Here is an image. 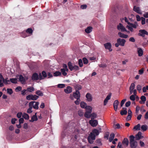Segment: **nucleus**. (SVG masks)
Listing matches in <instances>:
<instances>
[{
	"instance_id": "obj_1",
	"label": "nucleus",
	"mask_w": 148,
	"mask_h": 148,
	"mask_svg": "<svg viewBox=\"0 0 148 148\" xmlns=\"http://www.w3.org/2000/svg\"><path fill=\"white\" fill-rule=\"evenodd\" d=\"M68 65L69 69L71 71L73 70L76 71L79 70V67L78 66L75 65L73 66L71 62H68Z\"/></svg>"
},
{
	"instance_id": "obj_2",
	"label": "nucleus",
	"mask_w": 148,
	"mask_h": 148,
	"mask_svg": "<svg viewBox=\"0 0 148 148\" xmlns=\"http://www.w3.org/2000/svg\"><path fill=\"white\" fill-rule=\"evenodd\" d=\"M39 98L38 96L36 95L30 94L26 97V99L28 100H36Z\"/></svg>"
},
{
	"instance_id": "obj_3",
	"label": "nucleus",
	"mask_w": 148,
	"mask_h": 148,
	"mask_svg": "<svg viewBox=\"0 0 148 148\" xmlns=\"http://www.w3.org/2000/svg\"><path fill=\"white\" fill-rule=\"evenodd\" d=\"M39 103L38 102L32 101L29 103V106H31L35 109H38V106Z\"/></svg>"
},
{
	"instance_id": "obj_4",
	"label": "nucleus",
	"mask_w": 148,
	"mask_h": 148,
	"mask_svg": "<svg viewBox=\"0 0 148 148\" xmlns=\"http://www.w3.org/2000/svg\"><path fill=\"white\" fill-rule=\"evenodd\" d=\"M139 32L138 34L139 36L144 37L145 35H148V32L145 29H140L139 30Z\"/></svg>"
},
{
	"instance_id": "obj_5",
	"label": "nucleus",
	"mask_w": 148,
	"mask_h": 148,
	"mask_svg": "<svg viewBox=\"0 0 148 148\" xmlns=\"http://www.w3.org/2000/svg\"><path fill=\"white\" fill-rule=\"evenodd\" d=\"M117 43H119L120 45L123 46L125 45L126 41L124 39L119 38L117 39Z\"/></svg>"
},
{
	"instance_id": "obj_6",
	"label": "nucleus",
	"mask_w": 148,
	"mask_h": 148,
	"mask_svg": "<svg viewBox=\"0 0 148 148\" xmlns=\"http://www.w3.org/2000/svg\"><path fill=\"white\" fill-rule=\"evenodd\" d=\"M73 96L77 100H79L80 97V92L78 90H76L75 92L73 93Z\"/></svg>"
},
{
	"instance_id": "obj_7",
	"label": "nucleus",
	"mask_w": 148,
	"mask_h": 148,
	"mask_svg": "<svg viewBox=\"0 0 148 148\" xmlns=\"http://www.w3.org/2000/svg\"><path fill=\"white\" fill-rule=\"evenodd\" d=\"M117 28L119 30H121L122 32L127 31L126 29L125 28V27L123 26V25L121 23H120L117 26Z\"/></svg>"
},
{
	"instance_id": "obj_8",
	"label": "nucleus",
	"mask_w": 148,
	"mask_h": 148,
	"mask_svg": "<svg viewBox=\"0 0 148 148\" xmlns=\"http://www.w3.org/2000/svg\"><path fill=\"white\" fill-rule=\"evenodd\" d=\"M89 122L91 126L93 127H96L98 124V121L96 120H91Z\"/></svg>"
},
{
	"instance_id": "obj_9",
	"label": "nucleus",
	"mask_w": 148,
	"mask_h": 148,
	"mask_svg": "<svg viewBox=\"0 0 148 148\" xmlns=\"http://www.w3.org/2000/svg\"><path fill=\"white\" fill-rule=\"evenodd\" d=\"M111 93H110L107 96L106 98L104 100L103 102V105L105 106L107 103L108 101V100L110 99L111 97Z\"/></svg>"
},
{
	"instance_id": "obj_10",
	"label": "nucleus",
	"mask_w": 148,
	"mask_h": 148,
	"mask_svg": "<svg viewBox=\"0 0 148 148\" xmlns=\"http://www.w3.org/2000/svg\"><path fill=\"white\" fill-rule=\"evenodd\" d=\"M104 46L106 49H108L110 51H112V49L111 48L112 45L111 44L110 42H108L104 44Z\"/></svg>"
},
{
	"instance_id": "obj_11",
	"label": "nucleus",
	"mask_w": 148,
	"mask_h": 148,
	"mask_svg": "<svg viewBox=\"0 0 148 148\" xmlns=\"http://www.w3.org/2000/svg\"><path fill=\"white\" fill-rule=\"evenodd\" d=\"M32 79L33 80H37L39 79L38 75L36 73H34L32 75Z\"/></svg>"
},
{
	"instance_id": "obj_12",
	"label": "nucleus",
	"mask_w": 148,
	"mask_h": 148,
	"mask_svg": "<svg viewBox=\"0 0 148 148\" xmlns=\"http://www.w3.org/2000/svg\"><path fill=\"white\" fill-rule=\"evenodd\" d=\"M17 79H19V80L22 83H24L25 82V80L24 78L22 75H18L16 76Z\"/></svg>"
},
{
	"instance_id": "obj_13",
	"label": "nucleus",
	"mask_w": 148,
	"mask_h": 148,
	"mask_svg": "<svg viewBox=\"0 0 148 148\" xmlns=\"http://www.w3.org/2000/svg\"><path fill=\"white\" fill-rule=\"evenodd\" d=\"M119 103V102L117 100H116L114 101L113 104V107L114 110L115 111H116L117 110V106Z\"/></svg>"
},
{
	"instance_id": "obj_14",
	"label": "nucleus",
	"mask_w": 148,
	"mask_h": 148,
	"mask_svg": "<svg viewBox=\"0 0 148 148\" xmlns=\"http://www.w3.org/2000/svg\"><path fill=\"white\" fill-rule=\"evenodd\" d=\"M133 10L138 14H142V12L139 7L134 6L133 8Z\"/></svg>"
},
{
	"instance_id": "obj_15",
	"label": "nucleus",
	"mask_w": 148,
	"mask_h": 148,
	"mask_svg": "<svg viewBox=\"0 0 148 148\" xmlns=\"http://www.w3.org/2000/svg\"><path fill=\"white\" fill-rule=\"evenodd\" d=\"M64 91L66 93H70L72 92V88L71 87L68 86L66 89L64 90Z\"/></svg>"
},
{
	"instance_id": "obj_16",
	"label": "nucleus",
	"mask_w": 148,
	"mask_h": 148,
	"mask_svg": "<svg viewBox=\"0 0 148 148\" xmlns=\"http://www.w3.org/2000/svg\"><path fill=\"white\" fill-rule=\"evenodd\" d=\"M130 146L132 148H136L137 145L136 141H134L130 143Z\"/></svg>"
},
{
	"instance_id": "obj_17",
	"label": "nucleus",
	"mask_w": 148,
	"mask_h": 148,
	"mask_svg": "<svg viewBox=\"0 0 148 148\" xmlns=\"http://www.w3.org/2000/svg\"><path fill=\"white\" fill-rule=\"evenodd\" d=\"M118 35L121 38H126L128 37V36L127 35L121 32H119Z\"/></svg>"
},
{
	"instance_id": "obj_18",
	"label": "nucleus",
	"mask_w": 148,
	"mask_h": 148,
	"mask_svg": "<svg viewBox=\"0 0 148 148\" xmlns=\"http://www.w3.org/2000/svg\"><path fill=\"white\" fill-rule=\"evenodd\" d=\"M37 113H36L35 115H34L32 117L31 119L29 120L30 122H33L34 121H36L37 120L38 118L36 116Z\"/></svg>"
},
{
	"instance_id": "obj_19",
	"label": "nucleus",
	"mask_w": 148,
	"mask_h": 148,
	"mask_svg": "<svg viewBox=\"0 0 148 148\" xmlns=\"http://www.w3.org/2000/svg\"><path fill=\"white\" fill-rule=\"evenodd\" d=\"M122 143L123 145H125L126 147L128 146L129 141L127 138H125L122 142Z\"/></svg>"
},
{
	"instance_id": "obj_20",
	"label": "nucleus",
	"mask_w": 148,
	"mask_h": 148,
	"mask_svg": "<svg viewBox=\"0 0 148 148\" xmlns=\"http://www.w3.org/2000/svg\"><path fill=\"white\" fill-rule=\"evenodd\" d=\"M137 52L138 56L139 57H141L143 55V51L142 49L140 48H138L137 49Z\"/></svg>"
},
{
	"instance_id": "obj_21",
	"label": "nucleus",
	"mask_w": 148,
	"mask_h": 148,
	"mask_svg": "<svg viewBox=\"0 0 148 148\" xmlns=\"http://www.w3.org/2000/svg\"><path fill=\"white\" fill-rule=\"evenodd\" d=\"M86 97L87 98L88 101L90 102L92 101V97L90 94L88 93L86 94Z\"/></svg>"
},
{
	"instance_id": "obj_22",
	"label": "nucleus",
	"mask_w": 148,
	"mask_h": 148,
	"mask_svg": "<svg viewBox=\"0 0 148 148\" xmlns=\"http://www.w3.org/2000/svg\"><path fill=\"white\" fill-rule=\"evenodd\" d=\"M142 133L141 132H139L138 134H136L135 136V139L136 140H140L141 137Z\"/></svg>"
},
{
	"instance_id": "obj_23",
	"label": "nucleus",
	"mask_w": 148,
	"mask_h": 148,
	"mask_svg": "<svg viewBox=\"0 0 148 148\" xmlns=\"http://www.w3.org/2000/svg\"><path fill=\"white\" fill-rule=\"evenodd\" d=\"M140 99L141 101H140L139 103L140 104H143L145 103V101H146V97L144 96H141Z\"/></svg>"
},
{
	"instance_id": "obj_24",
	"label": "nucleus",
	"mask_w": 148,
	"mask_h": 148,
	"mask_svg": "<svg viewBox=\"0 0 148 148\" xmlns=\"http://www.w3.org/2000/svg\"><path fill=\"white\" fill-rule=\"evenodd\" d=\"M92 27H88L86 29L85 31L87 33H90L92 31Z\"/></svg>"
},
{
	"instance_id": "obj_25",
	"label": "nucleus",
	"mask_w": 148,
	"mask_h": 148,
	"mask_svg": "<svg viewBox=\"0 0 148 148\" xmlns=\"http://www.w3.org/2000/svg\"><path fill=\"white\" fill-rule=\"evenodd\" d=\"M91 112L86 111L85 112L84 116L86 118H89L90 117Z\"/></svg>"
},
{
	"instance_id": "obj_26",
	"label": "nucleus",
	"mask_w": 148,
	"mask_h": 148,
	"mask_svg": "<svg viewBox=\"0 0 148 148\" xmlns=\"http://www.w3.org/2000/svg\"><path fill=\"white\" fill-rule=\"evenodd\" d=\"M92 133L95 136H97L99 134V132L98 130L94 129L92 130Z\"/></svg>"
},
{
	"instance_id": "obj_27",
	"label": "nucleus",
	"mask_w": 148,
	"mask_h": 148,
	"mask_svg": "<svg viewBox=\"0 0 148 148\" xmlns=\"http://www.w3.org/2000/svg\"><path fill=\"white\" fill-rule=\"evenodd\" d=\"M34 90V88L32 86L28 87L27 89V92L28 91H29L30 92H33Z\"/></svg>"
},
{
	"instance_id": "obj_28",
	"label": "nucleus",
	"mask_w": 148,
	"mask_h": 148,
	"mask_svg": "<svg viewBox=\"0 0 148 148\" xmlns=\"http://www.w3.org/2000/svg\"><path fill=\"white\" fill-rule=\"evenodd\" d=\"M148 127L146 125H143L141 126V128L143 131H146Z\"/></svg>"
},
{
	"instance_id": "obj_29",
	"label": "nucleus",
	"mask_w": 148,
	"mask_h": 148,
	"mask_svg": "<svg viewBox=\"0 0 148 148\" xmlns=\"http://www.w3.org/2000/svg\"><path fill=\"white\" fill-rule=\"evenodd\" d=\"M80 106L83 108H85L87 106L86 103L84 102H81L80 103Z\"/></svg>"
},
{
	"instance_id": "obj_30",
	"label": "nucleus",
	"mask_w": 148,
	"mask_h": 148,
	"mask_svg": "<svg viewBox=\"0 0 148 148\" xmlns=\"http://www.w3.org/2000/svg\"><path fill=\"white\" fill-rule=\"evenodd\" d=\"M114 136L115 135L113 133L111 134L109 139V141L110 142H111L112 141V140L114 137Z\"/></svg>"
},
{
	"instance_id": "obj_31",
	"label": "nucleus",
	"mask_w": 148,
	"mask_h": 148,
	"mask_svg": "<svg viewBox=\"0 0 148 148\" xmlns=\"http://www.w3.org/2000/svg\"><path fill=\"white\" fill-rule=\"evenodd\" d=\"M140 124H138L137 125L134 126L133 129L136 130H140Z\"/></svg>"
},
{
	"instance_id": "obj_32",
	"label": "nucleus",
	"mask_w": 148,
	"mask_h": 148,
	"mask_svg": "<svg viewBox=\"0 0 148 148\" xmlns=\"http://www.w3.org/2000/svg\"><path fill=\"white\" fill-rule=\"evenodd\" d=\"M17 78H11L10 79V82L13 84H16L17 82Z\"/></svg>"
},
{
	"instance_id": "obj_33",
	"label": "nucleus",
	"mask_w": 148,
	"mask_h": 148,
	"mask_svg": "<svg viewBox=\"0 0 148 148\" xmlns=\"http://www.w3.org/2000/svg\"><path fill=\"white\" fill-rule=\"evenodd\" d=\"M8 78H6L5 79H3V82L6 84H10V80H7Z\"/></svg>"
},
{
	"instance_id": "obj_34",
	"label": "nucleus",
	"mask_w": 148,
	"mask_h": 148,
	"mask_svg": "<svg viewBox=\"0 0 148 148\" xmlns=\"http://www.w3.org/2000/svg\"><path fill=\"white\" fill-rule=\"evenodd\" d=\"M36 94L40 96H42L43 95V93L40 90L37 91L36 92Z\"/></svg>"
},
{
	"instance_id": "obj_35",
	"label": "nucleus",
	"mask_w": 148,
	"mask_h": 148,
	"mask_svg": "<svg viewBox=\"0 0 148 148\" xmlns=\"http://www.w3.org/2000/svg\"><path fill=\"white\" fill-rule=\"evenodd\" d=\"M97 114L96 113L93 112L91 113L90 117H91V120L94 119L95 118L97 117Z\"/></svg>"
},
{
	"instance_id": "obj_36",
	"label": "nucleus",
	"mask_w": 148,
	"mask_h": 148,
	"mask_svg": "<svg viewBox=\"0 0 148 148\" xmlns=\"http://www.w3.org/2000/svg\"><path fill=\"white\" fill-rule=\"evenodd\" d=\"M85 109L86 110V111L91 112L92 109L91 107L90 106H87Z\"/></svg>"
},
{
	"instance_id": "obj_37",
	"label": "nucleus",
	"mask_w": 148,
	"mask_h": 148,
	"mask_svg": "<svg viewBox=\"0 0 148 148\" xmlns=\"http://www.w3.org/2000/svg\"><path fill=\"white\" fill-rule=\"evenodd\" d=\"M60 71L63 75L64 76H65L67 75V73L66 72V70L65 69H60Z\"/></svg>"
},
{
	"instance_id": "obj_38",
	"label": "nucleus",
	"mask_w": 148,
	"mask_h": 148,
	"mask_svg": "<svg viewBox=\"0 0 148 148\" xmlns=\"http://www.w3.org/2000/svg\"><path fill=\"white\" fill-rule=\"evenodd\" d=\"M96 136L93 134L91 132L90 133V136L88 137H90V138L92 139L95 140V139Z\"/></svg>"
},
{
	"instance_id": "obj_39",
	"label": "nucleus",
	"mask_w": 148,
	"mask_h": 148,
	"mask_svg": "<svg viewBox=\"0 0 148 148\" xmlns=\"http://www.w3.org/2000/svg\"><path fill=\"white\" fill-rule=\"evenodd\" d=\"M22 116L25 119H28L29 118V116L28 114L26 113H24L23 115Z\"/></svg>"
},
{
	"instance_id": "obj_40",
	"label": "nucleus",
	"mask_w": 148,
	"mask_h": 148,
	"mask_svg": "<svg viewBox=\"0 0 148 148\" xmlns=\"http://www.w3.org/2000/svg\"><path fill=\"white\" fill-rule=\"evenodd\" d=\"M21 94L23 95H25L28 94L27 89H24L22 90L21 91Z\"/></svg>"
},
{
	"instance_id": "obj_41",
	"label": "nucleus",
	"mask_w": 148,
	"mask_h": 148,
	"mask_svg": "<svg viewBox=\"0 0 148 148\" xmlns=\"http://www.w3.org/2000/svg\"><path fill=\"white\" fill-rule=\"evenodd\" d=\"M61 75V72L58 71H56L53 73L54 76L56 77L60 76Z\"/></svg>"
},
{
	"instance_id": "obj_42",
	"label": "nucleus",
	"mask_w": 148,
	"mask_h": 148,
	"mask_svg": "<svg viewBox=\"0 0 148 148\" xmlns=\"http://www.w3.org/2000/svg\"><path fill=\"white\" fill-rule=\"evenodd\" d=\"M127 113V110H121L120 112V114L121 115H126Z\"/></svg>"
},
{
	"instance_id": "obj_43",
	"label": "nucleus",
	"mask_w": 148,
	"mask_h": 148,
	"mask_svg": "<svg viewBox=\"0 0 148 148\" xmlns=\"http://www.w3.org/2000/svg\"><path fill=\"white\" fill-rule=\"evenodd\" d=\"M26 33H29L30 34H32L33 32V30L31 28H29L27 29Z\"/></svg>"
},
{
	"instance_id": "obj_44",
	"label": "nucleus",
	"mask_w": 148,
	"mask_h": 148,
	"mask_svg": "<svg viewBox=\"0 0 148 148\" xmlns=\"http://www.w3.org/2000/svg\"><path fill=\"white\" fill-rule=\"evenodd\" d=\"M128 25L131 26L132 28L133 27L134 29H136L137 28V26L134 24L129 23H128Z\"/></svg>"
},
{
	"instance_id": "obj_45",
	"label": "nucleus",
	"mask_w": 148,
	"mask_h": 148,
	"mask_svg": "<svg viewBox=\"0 0 148 148\" xmlns=\"http://www.w3.org/2000/svg\"><path fill=\"white\" fill-rule=\"evenodd\" d=\"M57 87L58 88H63L65 87V85L64 84H59L58 85Z\"/></svg>"
},
{
	"instance_id": "obj_46",
	"label": "nucleus",
	"mask_w": 148,
	"mask_h": 148,
	"mask_svg": "<svg viewBox=\"0 0 148 148\" xmlns=\"http://www.w3.org/2000/svg\"><path fill=\"white\" fill-rule=\"evenodd\" d=\"M130 143L134 141V139L135 138V137L133 135H131L130 136Z\"/></svg>"
},
{
	"instance_id": "obj_47",
	"label": "nucleus",
	"mask_w": 148,
	"mask_h": 148,
	"mask_svg": "<svg viewBox=\"0 0 148 148\" xmlns=\"http://www.w3.org/2000/svg\"><path fill=\"white\" fill-rule=\"evenodd\" d=\"M7 92L10 95H11L13 93L12 90L11 88H8L7 89Z\"/></svg>"
},
{
	"instance_id": "obj_48",
	"label": "nucleus",
	"mask_w": 148,
	"mask_h": 148,
	"mask_svg": "<svg viewBox=\"0 0 148 148\" xmlns=\"http://www.w3.org/2000/svg\"><path fill=\"white\" fill-rule=\"evenodd\" d=\"M75 88L77 89L76 90H80L82 89V87L81 85H77L75 86Z\"/></svg>"
},
{
	"instance_id": "obj_49",
	"label": "nucleus",
	"mask_w": 148,
	"mask_h": 148,
	"mask_svg": "<svg viewBox=\"0 0 148 148\" xmlns=\"http://www.w3.org/2000/svg\"><path fill=\"white\" fill-rule=\"evenodd\" d=\"M78 64L80 67H82L83 65L82 61L81 59H80L78 61Z\"/></svg>"
},
{
	"instance_id": "obj_50",
	"label": "nucleus",
	"mask_w": 148,
	"mask_h": 148,
	"mask_svg": "<svg viewBox=\"0 0 148 148\" xmlns=\"http://www.w3.org/2000/svg\"><path fill=\"white\" fill-rule=\"evenodd\" d=\"M88 140L89 143L90 144H92L93 143V140H92V139L90 138V137H88Z\"/></svg>"
},
{
	"instance_id": "obj_51",
	"label": "nucleus",
	"mask_w": 148,
	"mask_h": 148,
	"mask_svg": "<svg viewBox=\"0 0 148 148\" xmlns=\"http://www.w3.org/2000/svg\"><path fill=\"white\" fill-rule=\"evenodd\" d=\"M29 108L27 110V112L28 113H31L32 112V108L30 106H29Z\"/></svg>"
},
{
	"instance_id": "obj_52",
	"label": "nucleus",
	"mask_w": 148,
	"mask_h": 148,
	"mask_svg": "<svg viewBox=\"0 0 148 148\" xmlns=\"http://www.w3.org/2000/svg\"><path fill=\"white\" fill-rule=\"evenodd\" d=\"M83 60L84 64H87L88 63V61L86 58H83Z\"/></svg>"
},
{
	"instance_id": "obj_53",
	"label": "nucleus",
	"mask_w": 148,
	"mask_h": 148,
	"mask_svg": "<svg viewBox=\"0 0 148 148\" xmlns=\"http://www.w3.org/2000/svg\"><path fill=\"white\" fill-rule=\"evenodd\" d=\"M22 90V87L21 86H18L15 89V91L16 92H18L21 91Z\"/></svg>"
},
{
	"instance_id": "obj_54",
	"label": "nucleus",
	"mask_w": 148,
	"mask_h": 148,
	"mask_svg": "<svg viewBox=\"0 0 148 148\" xmlns=\"http://www.w3.org/2000/svg\"><path fill=\"white\" fill-rule=\"evenodd\" d=\"M99 66L100 67L104 68L106 67L107 66V65L106 64H99Z\"/></svg>"
},
{
	"instance_id": "obj_55",
	"label": "nucleus",
	"mask_w": 148,
	"mask_h": 148,
	"mask_svg": "<svg viewBox=\"0 0 148 148\" xmlns=\"http://www.w3.org/2000/svg\"><path fill=\"white\" fill-rule=\"evenodd\" d=\"M96 143L99 145H101L102 143L101 142V140L100 139H98L96 140Z\"/></svg>"
},
{
	"instance_id": "obj_56",
	"label": "nucleus",
	"mask_w": 148,
	"mask_h": 148,
	"mask_svg": "<svg viewBox=\"0 0 148 148\" xmlns=\"http://www.w3.org/2000/svg\"><path fill=\"white\" fill-rule=\"evenodd\" d=\"M126 28H127L131 32H133L134 31L133 28L130 25H127L126 27Z\"/></svg>"
},
{
	"instance_id": "obj_57",
	"label": "nucleus",
	"mask_w": 148,
	"mask_h": 148,
	"mask_svg": "<svg viewBox=\"0 0 148 148\" xmlns=\"http://www.w3.org/2000/svg\"><path fill=\"white\" fill-rule=\"evenodd\" d=\"M42 76L44 78H45L47 77V75L45 71H43L42 72Z\"/></svg>"
},
{
	"instance_id": "obj_58",
	"label": "nucleus",
	"mask_w": 148,
	"mask_h": 148,
	"mask_svg": "<svg viewBox=\"0 0 148 148\" xmlns=\"http://www.w3.org/2000/svg\"><path fill=\"white\" fill-rule=\"evenodd\" d=\"M144 69L143 68H142L141 69L138 71L139 74L140 75L142 74L144 72Z\"/></svg>"
},
{
	"instance_id": "obj_59",
	"label": "nucleus",
	"mask_w": 148,
	"mask_h": 148,
	"mask_svg": "<svg viewBox=\"0 0 148 148\" xmlns=\"http://www.w3.org/2000/svg\"><path fill=\"white\" fill-rule=\"evenodd\" d=\"M126 100L127 99H125L121 101L120 104L121 107H122L123 105L124 104L125 102L126 101Z\"/></svg>"
},
{
	"instance_id": "obj_60",
	"label": "nucleus",
	"mask_w": 148,
	"mask_h": 148,
	"mask_svg": "<svg viewBox=\"0 0 148 148\" xmlns=\"http://www.w3.org/2000/svg\"><path fill=\"white\" fill-rule=\"evenodd\" d=\"M135 88V84L134 83H132L130 87V89L134 90Z\"/></svg>"
},
{
	"instance_id": "obj_61",
	"label": "nucleus",
	"mask_w": 148,
	"mask_h": 148,
	"mask_svg": "<svg viewBox=\"0 0 148 148\" xmlns=\"http://www.w3.org/2000/svg\"><path fill=\"white\" fill-rule=\"evenodd\" d=\"M140 107L139 106H136V113L138 114V111L140 110Z\"/></svg>"
},
{
	"instance_id": "obj_62",
	"label": "nucleus",
	"mask_w": 148,
	"mask_h": 148,
	"mask_svg": "<svg viewBox=\"0 0 148 148\" xmlns=\"http://www.w3.org/2000/svg\"><path fill=\"white\" fill-rule=\"evenodd\" d=\"M145 19L143 17H141V23L142 25H143L145 24Z\"/></svg>"
},
{
	"instance_id": "obj_63",
	"label": "nucleus",
	"mask_w": 148,
	"mask_h": 148,
	"mask_svg": "<svg viewBox=\"0 0 148 148\" xmlns=\"http://www.w3.org/2000/svg\"><path fill=\"white\" fill-rule=\"evenodd\" d=\"M131 102L130 101H128L126 102L125 104V106L126 107H128L131 104Z\"/></svg>"
},
{
	"instance_id": "obj_64",
	"label": "nucleus",
	"mask_w": 148,
	"mask_h": 148,
	"mask_svg": "<svg viewBox=\"0 0 148 148\" xmlns=\"http://www.w3.org/2000/svg\"><path fill=\"white\" fill-rule=\"evenodd\" d=\"M117 147V148H124L122 145L121 143L120 142H119Z\"/></svg>"
}]
</instances>
